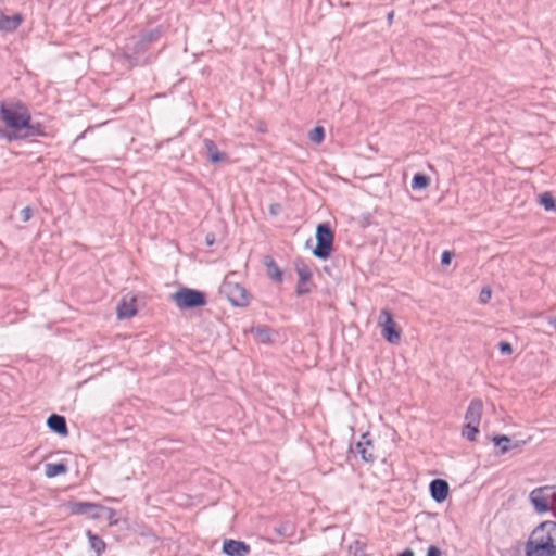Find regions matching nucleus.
Returning <instances> with one entry per match:
<instances>
[{
	"label": "nucleus",
	"instance_id": "obj_15",
	"mask_svg": "<svg viewBox=\"0 0 556 556\" xmlns=\"http://www.w3.org/2000/svg\"><path fill=\"white\" fill-rule=\"evenodd\" d=\"M530 502L538 513L543 514L551 510V505L547 497L544 495L542 488L534 489L530 493Z\"/></svg>",
	"mask_w": 556,
	"mask_h": 556
},
{
	"label": "nucleus",
	"instance_id": "obj_13",
	"mask_svg": "<svg viewBox=\"0 0 556 556\" xmlns=\"http://www.w3.org/2000/svg\"><path fill=\"white\" fill-rule=\"evenodd\" d=\"M48 428L60 437L68 435V428L64 416L51 414L47 419Z\"/></svg>",
	"mask_w": 556,
	"mask_h": 556
},
{
	"label": "nucleus",
	"instance_id": "obj_26",
	"mask_svg": "<svg viewBox=\"0 0 556 556\" xmlns=\"http://www.w3.org/2000/svg\"><path fill=\"white\" fill-rule=\"evenodd\" d=\"M430 184V178L424 173H416L412 179V189L413 190H422L426 189Z\"/></svg>",
	"mask_w": 556,
	"mask_h": 556
},
{
	"label": "nucleus",
	"instance_id": "obj_27",
	"mask_svg": "<svg viewBox=\"0 0 556 556\" xmlns=\"http://www.w3.org/2000/svg\"><path fill=\"white\" fill-rule=\"evenodd\" d=\"M478 433L479 425L470 422H466L462 431L463 437H465L469 441H475Z\"/></svg>",
	"mask_w": 556,
	"mask_h": 556
},
{
	"label": "nucleus",
	"instance_id": "obj_14",
	"mask_svg": "<svg viewBox=\"0 0 556 556\" xmlns=\"http://www.w3.org/2000/svg\"><path fill=\"white\" fill-rule=\"evenodd\" d=\"M23 20L24 17L20 13L8 16L0 10V31L13 33L18 28Z\"/></svg>",
	"mask_w": 556,
	"mask_h": 556
},
{
	"label": "nucleus",
	"instance_id": "obj_37",
	"mask_svg": "<svg viewBox=\"0 0 556 556\" xmlns=\"http://www.w3.org/2000/svg\"><path fill=\"white\" fill-rule=\"evenodd\" d=\"M479 299L482 303H486V286L481 288Z\"/></svg>",
	"mask_w": 556,
	"mask_h": 556
},
{
	"label": "nucleus",
	"instance_id": "obj_1",
	"mask_svg": "<svg viewBox=\"0 0 556 556\" xmlns=\"http://www.w3.org/2000/svg\"><path fill=\"white\" fill-rule=\"evenodd\" d=\"M556 554V522H541L531 532L525 545L526 556H554Z\"/></svg>",
	"mask_w": 556,
	"mask_h": 556
},
{
	"label": "nucleus",
	"instance_id": "obj_40",
	"mask_svg": "<svg viewBox=\"0 0 556 556\" xmlns=\"http://www.w3.org/2000/svg\"><path fill=\"white\" fill-rule=\"evenodd\" d=\"M397 556H415V553L412 548H405L403 552L399 553Z\"/></svg>",
	"mask_w": 556,
	"mask_h": 556
},
{
	"label": "nucleus",
	"instance_id": "obj_20",
	"mask_svg": "<svg viewBox=\"0 0 556 556\" xmlns=\"http://www.w3.org/2000/svg\"><path fill=\"white\" fill-rule=\"evenodd\" d=\"M263 264L266 267V274L268 278L276 283H280L282 281V271L280 270L276 261L271 256L266 255L264 257Z\"/></svg>",
	"mask_w": 556,
	"mask_h": 556
},
{
	"label": "nucleus",
	"instance_id": "obj_2",
	"mask_svg": "<svg viewBox=\"0 0 556 556\" xmlns=\"http://www.w3.org/2000/svg\"><path fill=\"white\" fill-rule=\"evenodd\" d=\"M30 112L28 108L21 101H16L11 105L0 102V118L5 124V127L21 132L29 122Z\"/></svg>",
	"mask_w": 556,
	"mask_h": 556
},
{
	"label": "nucleus",
	"instance_id": "obj_48",
	"mask_svg": "<svg viewBox=\"0 0 556 556\" xmlns=\"http://www.w3.org/2000/svg\"><path fill=\"white\" fill-rule=\"evenodd\" d=\"M488 129H489V132L491 131L492 127H491V123L489 122V126H488Z\"/></svg>",
	"mask_w": 556,
	"mask_h": 556
},
{
	"label": "nucleus",
	"instance_id": "obj_21",
	"mask_svg": "<svg viewBox=\"0 0 556 556\" xmlns=\"http://www.w3.org/2000/svg\"><path fill=\"white\" fill-rule=\"evenodd\" d=\"M67 470V465L64 462L47 463L45 465V475L47 478H54L61 475H65Z\"/></svg>",
	"mask_w": 556,
	"mask_h": 556
},
{
	"label": "nucleus",
	"instance_id": "obj_38",
	"mask_svg": "<svg viewBox=\"0 0 556 556\" xmlns=\"http://www.w3.org/2000/svg\"><path fill=\"white\" fill-rule=\"evenodd\" d=\"M101 513H106L108 514L106 518L109 520H111L114 517V515H115V510L113 508H110V507H105V509L101 510Z\"/></svg>",
	"mask_w": 556,
	"mask_h": 556
},
{
	"label": "nucleus",
	"instance_id": "obj_19",
	"mask_svg": "<svg viewBox=\"0 0 556 556\" xmlns=\"http://www.w3.org/2000/svg\"><path fill=\"white\" fill-rule=\"evenodd\" d=\"M483 403L481 400H472L467 408L465 420L470 424H480Z\"/></svg>",
	"mask_w": 556,
	"mask_h": 556
},
{
	"label": "nucleus",
	"instance_id": "obj_43",
	"mask_svg": "<svg viewBox=\"0 0 556 556\" xmlns=\"http://www.w3.org/2000/svg\"><path fill=\"white\" fill-rule=\"evenodd\" d=\"M393 16H394V12H393V11H391V12L388 14V21H389V23H391V21H392Z\"/></svg>",
	"mask_w": 556,
	"mask_h": 556
},
{
	"label": "nucleus",
	"instance_id": "obj_42",
	"mask_svg": "<svg viewBox=\"0 0 556 556\" xmlns=\"http://www.w3.org/2000/svg\"><path fill=\"white\" fill-rule=\"evenodd\" d=\"M276 532L279 534V535H285L286 534V528L282 526L278 529H276Z\"/></svg>",
	"mask_w": 556,
	"mask_h": 556
},
{
	"label": "nucleus",
	"instance_id": "obj_29",
	"mask_svg": "<svg viewBox=\"0 0 556 556\" xmlns=\"http://www.w3.org/2000/svg\"><path fill=\"white\" fill-rule=\"evenodd\" d=\"M0 138L5 139L7 141L11 142V141L20 140V134L15 132L9 128L7 129V128H3L0 126Z\"/></svg>",
	"mask_w": 556,
	"mask_h": 556
},
{
	"label": "nucleus",
	"instance_id": "obj_7",
	"mask_svg": "<svg viewBox=\"0 0 556 556\" xmlns=\"http://www.w3.org/2000/svg\"><path fill=\"white\" fill-rule=\"evenodd\" d=\"M351 451L358 454L364 463L372 464L376 459L374 454V440L370 432L366 431L361 435V439L355 443L354 448Z\"/></svg>",
	"mask_w": 556,
	"mask_h": 556
},
{
	"label": "nucleus",
	"instance_id": "obj_36",
	"mask_svg": "<svg viewBox=\"0 0 556 556\" xmlns=\"http://www.w3.org/2000/svg\"><path fill=\"white\" fill-rule=\"evenodd\" d=\"M268 210L271 216H277L281 212V205L279 203H271Z\"/></svg>",
	"mask_w": 556,
	"mask_h": 556
},
{
	"label": "nucleus",
	"instance_id": "obj_23",
	"mask_svg": "<svg viewBox=\"0 0 556 556\" xmlns=\"http://www.w3.org/2000/svg\"><path fill=\"white\" fill-rule=\"evenodd\" d=\"M86 534L88 536V541H89V545H90L91 549H93L98 556L101 553H103L105 549V542L103 541V539L101 536H99L98 534L92 533L91 530H88Z\"/></svg>",
	"mask_w": 556,
	"mask_h": 556
},
{
	"label": "nucleus",
	"instance_id": "obj_47",
	"mask_svg": "<svg viewBox=\"0 0 556 556\" xmlns=\"http://www.w3.org/2000/svg\"><path fill=\"white\" fill-rule=\"evenodd\" d=\"M491 408L494 410L495 407L493 404H491V406H488V409H491Z\"/></svg>",
	"mask_w": 556,
	"mask_h": 556
},
{
	"label": "nucleus",
	"instance_id": "obj_9",
	"mask_svg": "<svg viewBox=\"0 0 556 556\" xmlns=\"http://www.w3.org/2000/svg\"><path fill=\"white\" fill-rule=\"evenodd\" d=\"M295 270L299 276L295 292L299 296L308 294L311 292L309 280L312 271L303 261L295 262Z\"/></svg>",
	"mask_w": 556,
	"mask_h": 556
},
{
	"label": "nucleus",
	"instance_id": "obj_35",
	"mask_svg": "<svg viewBox=\"0 0 556 556\" xmlns=\"http://www.w3.org/2000/svg\"><path fill=\"white\" fill-rule=\"evenodd\" d=\"M426 556H442V552L438 546L431 545L428 547Z\"/></svg>",
	"mask_w": 556,
	"mask_h": 556
},
{
	"label": "nucleus",
	"instance_id": "obj_8",
	"mask_svg": "<svg viewBox=\"0 0 556 556\" xmlns=\"http://www.w3.org/2000/svg\"><path fill=\"white\" fill-rule=\"evenodd\" d=\"M67 508L72 515H86L92 519L101 518V510L105 506L92 502H70Z\"/></svg>",
	"mask_w": 556,
	"mask_h": 556
},
{
	"label": "nucleus",
	"instance_id": "obj_6",
	"mask_svg": "<svg viewBox=\"0 0 556 556\" xmlns=\"http://www.w3.org/2000/svg\"><path fill=\"white\" fill-rule=\"evenodd\" d=\"M219 292L225 295L233 306L245 307L249 305L248 291L240 283L231 281L229 276H226L224 279Z\"/></svg>",
	"mask_w": 556,
	"mask_h": 556
},
{
	"label": "nucleus",
	"instance_id": "obj_44",
	"mask_svg": "<svg viewBox=\"0 0 556 556\" xmlns=\"http://www.w3.org/2000/svg\"><path fill=\"white\" fill-rule=\"evenodd\" d=\"M84 136H85V131L81 132L79 136H77L74 142H77L78 140L83 139Z\"/></svg>",
	"mask_w": 556,
	"mask_h": 556
},
{
	"label": "nucleus",
	"instance_id": "obj_4",
	"mask_svg": "<svg viewBox=\"0 0 556 556\" xmlns=\"http://www.w3.org/2000/svg\"><path fill=\"white\" fill-rule=\"evenodd\" d=\"M172 296L177 307L184 309L202 307L207 302L205 292L190 288H181Z\"/></svg>",
	"mask_w": 556,
	"mask_h": 556
},
{
	"label": "nucleus",
	"instance_id": "obj_17",
	"mask_svg": "<svg viewBox=\"0 0 556 556\" xmlns=\"http://www.w3.org/2000/svg\"><path fill=\"white\" fill-rule=\"evenodd\" d=\"M46 128L40 123L36 122L34 123L31 121V115H29V122L27 123V126L23 128V130L20 132V140L27 139L30 137H46Z\"/></svg>",
	"mask_w": 556,
	"mask_h": 556
},
{
	"label": "nucleus",
	"instance_id": "obj_16",
	"mask_svg": "<svg viewBox=\"0 0 556 556\" xmlns=\"http://www.w3.org/2000/svg\"><path fill=\"white\" fill-rule=\"evenodd\" d=\"M137 314L136 299L130 298L127 300L123 298L117 305V318L128 319Z\"/></svg>",
	"mask_w": 556,
	"mask_h": 556
},
{
	"label": "nucleus",
	"instance_id": "obj_5",
	"mask_svg": "<svg viewBox=\"0 0 556 556\" xmlns=\"http://www.w3.org/2000/svg\"><path fill=\"white\" fill-rule=\"evenodd\" d=\"M378 326L381 328L382 338L388 343L396 345L401 342L402 329L395 323L393 314L390 309H381L378 318Z\"/></svg>",
	"mask_w": 556,
	"mask_h": 556
},
{
	"label": "nucleus",
	"instance_id": "obj_45",
	"mask_svg": "<svg viewBox=\"0 0 556 556\" xmlns=\"http://www.w3.org/2000/svg\"><path fill=\"white\" fill-rule=\"evenodd\" d=\"M488 295H489V300H490V299H491V295H492V291H491V289H490V288H489Z\"/></svg>",
	"mask_w": 556,
	"mask_h": 556
},
{
	"label": "nucleus",
	"instance_id": "obj_41",
	"mask_svg": "<svg viewBox=\"0 0 556 556\" xmlns=\"http://www.w3.org/2000/svg\"><path fill=\"white\" fill-rule=\"evenodd\" d=\"M548 324L556 329V316L548 317Z\"/></svg>",
	"mask_w": 556,
	"mask_h": 556
},
{
	"label": "nucleus",
	"instance_id": "obj_25",
	"mask_svg": "<svg viewBox=\"0 0 556 556\" xmlns=\"http://www.w3.org/2000/svg\"><path fill=\"white\" fill-rule=\"evenodd\" d=\"M251 333H253L255 339L261 343H269L271 341L270 329L267 326L253 327Z\"/></svg>",
	"mask_w": 556,
	"mask_h": 556
},
{
	"label": "nucleus",
	"instance_id": "obj_28",
	"mask_svg": "<svg viewBox=\"0 0 556 556\" xmlns=\"http://www.w3.org/2000/svg\"><path fill=\"white\" fill-rule=\"evenodd\" d=\"M308 139L314 143H321L325 139V129L323 126H316L308 132Z\"/></svg>",
	"mask_w": 556,
	"mask_h": 556
},
{
	"label": "nucleus",
	"instance_id": "obj_3",
	"mask_svg": "<svg viewBox=\"0 0 556 556\" xmlns=\"http://www.w3.org/2000/svg\"><path fill=\"white\" fill-rule=\"evenodd\" d=\"M316 247L313 250L315 257L327 260L332 252L334 233L328 223H320L316 227Z\"/></svg>",
	"mask_w": 556,
	"mask_h": 556
},
{
	"label": "nucleus",
	"instance_id": "obj_18",
	"mask_svg": "<svg viewBox=\"0 0 556 556\" xmlns=\"http://www.w3.org/2000/svg\"><path fill=\"white\" fill-rule=\"evenodd\" d=\"M492 441L494 442V448H495V455H504L511 448L518 447L517 443H513L511 439L508 435L502 434V435H494L492 438Z\"/></svg>",
	"mask_w": 556,
	"mask_h": 556
},
{
	"label": "nucleus",
	"instance_id": "obj_22",
	"mask_svg": "<svg viewBox=\"0 0 556 556\" xmlns=\"http://www.w3.org/2000/svg\"><path fill=\"white\" fill-rule=\"evenodd\" d=\"M162 33H163L162 26H156L152 29L142 31L139 35V37L141 38V45L149 46L152 42L157 41L160 39V37L162 36Z\"/></svg>",
	"mask_w": 556,
	"mask_h": 556
},
{
	"label": "nucleus",
	"instance_id": "obj_30",
	"mask_svg": "<svg viewBox=\"0 0 556 556\" xmlns=\"http://www.w3.org/2000/svg\"><path fill=\"white\" fill-rule=\"evenodd\" d=\"M350 549L353 551L354 556H367L366 554V544L359 541H355L353 546H350Z\"/></svg>",
	"mask_w": 556,
	"mask_h": 556
},
{
	"label": "nucleus",
	"instance_id": "obj_34",
	"mask_svg": "<svg viewBox=\"0 0 556 556\" xmlns=\"http://www.w3.org/2000/svg\"><path fill=\"white\" fill-rule=\"evenodd\" d=\"M454 257V253L451 251H444L441 255V264L442 265H450L452 262V258Z\"/></svg>",
	"mask_w": 556,
	"mask_h": 556
},
{
	"label": "nucleus",
	"instance_id": "obj_46",
	"mask_svg": "<svg viewBox=\"0 0 556 556\" xmlns=\"http://www.w3.org/2000/svg\"><path fill=\"white\" fill-rule=\"evenodd\" d=\"M491 408L494 410L495 407L493 404H491V406H488V409H491Z\"/></svg>",
	"mask_w": 556,
	"mask_h": 556
},
{
	"label": "nucleus",
	"instance_id": "obj_32",
	"mask_svg": "<svg viewBox=\"0 0 556 556\" xmlns=\"http://www.w3.org/2000/svg\"><path fill=\"white\" fill-rule=\"evenodd\" d=\"M497 346L502 355H510L514 351L513 345L507 341H501Z\"/></svg>",
	"mask_w": 556,
	"mask_h": 556
},
{
	"label": "nucleus",
	"instance_id": "obj_12",
	"mask_svg": "<svg viewBox=\"0 0 556 556\" xmlns=\"http://www.w3.org/2000/svg\"><path fill=\"white\" fill-rule=\"evenodd\" d=\"M203 148L205 150L206 157L213 164L225 162L228 159V155L225 152H220L212 139H203Z\"/></svg>",
	"mask_w": 556,
	"mask_h": 556
},
{
	"label": "nucleus",
	"instance_id": "obj_10",
	"mask_svg": "<svg viewBox=\"0 0 556 556\" xmlns=\"http://www.w3.org/2000/svg\"><path fill=\"white\" fill-rule=\"evenodd\" d=\"M222 552L226 556H248L251 552V546L244 541L225 539Z\"/></svg>",
	"mask_w": 556,
	"mask_h": 556
},
{
	"label": "nucleus",
	"instance_id": "obj_24",
	"mask_svg": "<svg viewBox=\"0 0 556 556\" xmlns=\"http://www.w3.org/2000/svg\"><path fill=\"white\" fill-rule=\"evenodd\" d=\"M538 202L540 205L544 207L547 212H556V199L552 194V192H543L539 194Z\"/></svg>",
	"mask_w": 556,
	"mask_h": 556
},
{
	"label": "nucleus",
	"instance_id": "obj_11",
	"mask_svg": "<svg viewBox=\"0 0 556 556\" xmlns=\"http://www.w3.org/2000/svg\"><path fill=\"white\" fill-rule=\"evenodd\" d=\"M429 492L434 502L443 503L448 496L450 485L444 479H433L429 484Z\"/></svg>",
	"mask_w": 556,
	"mask_h": 556
},
{
	"label": "nucleus",
	"instance_id": "obj_33",
	"mask_svg": "<svg viewBox=\"0 0 556 556\" xmlns=\"http://www.w3.org/2000/svg\"><path fill=\"white\" fill-rule=\"evenodd\" d=\"M21 218L24 223L28 222L33 217V210L30 206H26L21 210Z\"/></svg>",
	"mask_w": 556,
	"mask_h": 556
},
{
	"label": "nucleus",
	"instance_id": "obj_31",
	"mask_svg": "<svg viewBox=\"0 0 556 556\" xmlns=\"http://www.w3.org/2000/svg\"><path fill=\"white\" fill-rule=\"evenodd\" d=\"M148 47H149V46H143V45H141V38H140V37H138V39H137V41L135 42L134 48H132L134 54H136V55H137V58H138L139 55L144 54V53L147 52V50H148Z\"/></svg>",
	"mask_w": 556,
	"mask_h": 556
},
{
	"label": "nucleus",
	"instance_id": "obj_39",
	"mask_svg": "<svg viewBox=\"0 0 556 556\" xmlns=\"http://www.w3.org/2000/svg\"><path fill=\"white\" fill-rule=\"evenodd\" d=\"M214 241H215L214 235L213 233H207L206 237H205L206 245H208V247L213 245Z\"/></svg>",
	"mask_w": 556,
	"mask_h": 556
}]
</instances>
